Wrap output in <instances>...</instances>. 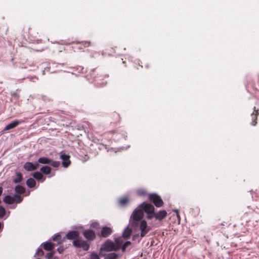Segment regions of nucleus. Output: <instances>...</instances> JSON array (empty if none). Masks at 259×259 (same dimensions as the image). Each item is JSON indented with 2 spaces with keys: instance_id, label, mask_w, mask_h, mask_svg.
Masks as SVG:
<instances>
[{
  "instance_id": "nucleus-49",
  "label": "nucleus",
  "mask_w": 259,
  "mask_h": 259,
  "mask_svg": "<svg viewBox=\"0 0 259 259\" xmlns=\"http://www.w3.org/2000/svg\"><path fill=\"white\" fill-rule=\"evenodd\" d=\"M36 259H40V258H36Z\"/></svg>"
},
{
  "instance_id": "nucleus-5",
  "label": "nucleus",
  "mask_w": 259,
  "mask_h": 259,
  "mask_svg": "<svg viewBox=\"0 0 259 259\" xmlns=\"http://www.w3.org/2000/svg\"><path fill=\"white\" fill-rule=\"evenodd\" d=\"M148 198L151 202H152L157 207H160L163 205V201L160 196L156 193L149 194Z\"/></svg>"
},
{
  "instance_id": "nucleus-27",
  "label": "nucleus",
  "mask_w": 259,
  "mask_h": 259,
  "mask_svg": "<svg viewBox=\"0 0 259 259\" xmlns=\"http://www.w3.org/2000/svg\"><path fill=\"white\" fill-rule=\"evenodd\" d=\"M50 162L51 159L46 157H41L38 159V162L41 164H50Z\"/></svg>"
},
{
  "instance_id": "nucleus-20",
  "label": "nucleus",
  "mask_w": 259,
  "mask_h": 259,
  "mask_svg": "<svg viewBox=\"0 0 259 259\" xmlns=\"http://www.w3.org/2000/svg\"><path fill=\"white\" fill-rule=\"evenodd\" d=\"M3 201L8 204H12L14 203H15V200L13 198V197L10 196V195H7L6 196L4 199Z\"/></svg>"
},
{
  "instance_id": "nucleus-29",
  "label": "nucleus",
  "mask_w": 259,
  "mask_h": 259,
  "mask_svg": "<svg viewBox=\"0 0 259 259\" xmlns=\"http://www.w3.org/2000/svg\"><path fill=\"white\" fill-rule=\"evenodd\" d=\"M33 177L37 180H40L42 179L44 177L42 174L41 172V171H36L34 172Z\"/></svg>"
},
{
  "instance_id": "nucleus-44",
  "label": "nucleus",
  "mask_w": 259,
  "mask_h": 259,
  "mask_svg": "<svg viewBox=\"0 0 259 259\" xmlns=\"http://www.w3.org/2000/svg\"><path fill=\"white\" fill-rule=\"evenodd\" d=\"M2 193H3V188H2V187H0V196L2 195Z\"/></svg>"
},
{
  "instance_id": "nucleus-2",
  "label": "nucleus",
  "mask_w": 259,
  "mask_h": 259,
  "mask_svg": "<svg viewBox=\"0 0 259 259\" xmlns=\"http://www.w3.org/2000/svg\"><path fill=\"white\" fill-rule=\"evenodd\" d=\"M144 213L139 206L133 212L130 220V223L133 228H136L139 226V223L142 220Z\"/></svg>"
},
{
  "instance_id": "nucleus-31",
  "label": "nucleus",
  "mask_w": 259,
  "mask_h": 259,
  "mask_svg": "<svg viewBox=\"0 0 259 259\" xmlns=\"http://www.w3.org/2000/svg\"><path fill=\"white\" fill-rule=\"evenodd\" d=\"M137 193L139 196H145L147 195V191L144 189H140L138 190Z\"/></svg>"
},
{
  "instance_id": "nucleus-13",
  "label": "nucleus",
  "mask_w": 259,
  "mask_h": 259,
  "mask_svg": "<svg viewBox=\"0 0 259 259\" xmlns=\"http://www.w3.org/2000/svg\"><path fill=\"white\" fill-rule=\"evenodd\" d=\"M79 234L77 231H71L68 232L66 235L65 238L69 240H75L78 239Z\"/></svg>"
},
{
  "instance_id": "nucleus-39",
  "label": "nucleus",
  "mask_w": 259,
  "mask_h": 259,
  "mask_svg": "<svg viewBox=\"0 0 259 259\" xmlns=\"http://www.w3.org/2000/svg\"><path fill=\"white\" fill-rule=\"evenodd\" d=\"M44 252L42 250V249H41L40 248H37L36 253H35V255L41 256L44 255Z\"/></svg>"
},
{
  "instance_id": "nucleus-33",
  "label": "nucleus",
  "mask_w": 259,
  "mask_h": 259,
  "mask_svg": "<svg viewBox=\"0 0 259 259\" xmlns=\"http://www.w3.org/2000/svg\"><path fill=\"white\" fill-rule=\"evenodd\" d=\"M248 85L251 86L254 90L259 91V78L257 79V82L256 83H248Z\"/></svg>"
},
{
  "instance_id": "nucleus-9",
  "label": "nucleus",
  "mask_w": 259,
  "mask_h": 259,
  "mask_svg": "<svg viewBox=\"0 0 259 259\" xmlns=\"http://www.w3.org/2000/svg\"><path fill=\"white\" fill-rule=\"evenodd\" d=\"M83 235L89 241H93L96 238L95 232L90 229L83 231Z\"/></svg>"
},
{
  "instance_id": "nucleus-42",
  "label": "nucleus",
  "mask_w": 259,
  "mask_h": 259,
  "mask_svg": "<svg viewBox=\"0 0 259 259\" xmlns=\"http://www.w3.org/2000/svg\"><path fill=\"white\" fill-rule=\"evenodd\" d=\"M57 251L59 253H62L64 251V248L62 246H60L57 248Z\"/></svg>"
},
{
  "instance_id": "nucleus-34",
  "label": "nucleus",
  "mask_w": 259,
  "mask_h": 259,
  "mask_svg": "<svg viewBox=\"0 0 259 259\" xmlns=\"http://www.w3.org/2000/svg\"><path fill=\"white\" fill-rule=\"evenodd\" d=\"M100 253L98 254L95 252H92L90 255V258L89 259H100Z\"/></svg>"
},
{
  "instance_id": "nucleus-22",
  "label": "nucleus",
  "mask_w": 259,
  "mask_h": 259,
  "mask_svg": "<svg viewBox=\"0 0 259 259\" xmlns=\"http://www.w3.org/2000/svg\"><path fill=\"white\" fill-rule=\"evenodd\" d=\"M132 232V231L131 229H130L128 227H126L123 232L122 236L124 239H128L131 235Z\"/></svg>"
},
{
  "instance_id": "nucleus-36",
  "label": "nucleus",
  "mask_w": 259,
  "mask_h": 259,
  "mask_svg": "<svg viewBox=\"0 0 259 259\" xmlns=\"http://www.w3.org/2000/svg\"><path fill=\"white\" fill-rule=\"evenodd\" d=\"M131 242L129 241H126L123 245L121 247V250L123 252L125 251V249H126V248L129 246L130 245H131Z\"/></svg>"
},
{
  "instance_id": "nucleus-41",
  "label": "nucleus",
  "mask_w": 259,
  "mask_h": 259,
  "mask_svg": "<svg viewBox=\"0 0 259 259\" xmlns=\"http://www.w3.org/2000/svg\"><path fill=\"white\" fill-rule=\"evenodd\" d=\"M91 227L95 229H98L99 228V224L97 222H95L91 225Z\"/></svg>"
},
{
  "instance_id": "nucleus-19",
  "label": "nucleus",
  "mask_w": 259,
  "mask_h": 259,
  "mask_svg": "<svg viewBox=\"0 0 259 259\" xmlns=\"http://www.w3.org/2000/svg\"><path fill=\"white\" fill-rule=\"evenodd\" d=\"M42 245H43L44 249L47 251H51L54 247V244L51 242H46L42 243Z\"/></svg>"
},
{
  "instance_id": "nucleus-35",
  "label": "nucleus",
  "mask_w": 259,
  "mask_h": 259,
  "mask_svg": "<svg viewBox=\"0 0 259 259\" xmlns=\"http://www.w3.org/2000/svg\"><path fill=\"white\" fill-rule=\"evenodd\" d=\"M49 164L54 167L57 168L60 166V163L59 161H53L51 159V162Z\"/></svg>"
},
{
  "instance_id": "nucleus-30",
  "label": "nucleus",
  "mask_w": 259,
  "mask_h": 259,
  "mask_svg": "<svg viewBox=\"0 0 259 259\" xmlns=\"http://www.w3.org/2000/svg\"><path fill=\"white\" fill-rule=\"evenodd\" d=\"M55 252V251H54L48 253L46 255L47 259H59V257L58 256L54 255Z\"/></svg>"
},
{
  "instance_id": "nucleus-43",
  "label": "nucleus",
  "mask_w": 259,
  "mask_h": 259,
  "mask_svg": "<svg viewBox=\"0 0 259 259\" xmlns=\"http://www.w3.org/2000/svg\"><path fill=\"white\" fill-rule=\"evenodd\" d=\"M140 236L139 234H137V235H134L133 236V240H136V238L137 237H139Z\"/></svg>"
},
{
  "instance_id": "nucleus-28",
  "label": "nucleus",
  "mask_w": 259,
  "mask_h": 259,
  "mask_svg": "<svg viewBox=\"0 0 259 259\" xmlns=\"http://www.w3.org/2000/svg\"><path fill=\"white\" fill-rule=\"evenodd\" d=\"M115 243L114 245H115V247L118 248V250L121 247V246L122 244V240L120 238H117L115 239Z\"/></svg>"
},
{
  "instance_id": "nucleus-10",
  "label": "nucleus",
  "mask_w": 259,
  "mask_h": 259,
  "mask_svg": "<svg viewBox=\"0 0 259 259\" xmlns=\"http://www.w3.org/2000/svg\"><path fill=\"white\" fill-rule=\"evenodd\" d=\"M39 166L38 162L34 163L30 162H26L23 165V168L28 171L36 170Z\"/></svg>"
},
{
  "instance_id": "nucleus-40",
  "label": "nucleus",
  "mask_w": 259,
  "mask_h": 259,
  "mask_svg": "<svg viewBox=\"0 0 259 259\" xmlns=\"http://www.w3.org/2000/svg\"><path fill=\"white\" fill-rule=\"evenodd\" d=\"M80 44L84 47H88L91 45V42L89 41H84L80 42Z\"/></svg>"
},
{
  "instance_id": "nucleus-15",
  "label": "nucleus",
  "mask_w": 259,
  "mask_h": 259,
  "mask_svg": "<svg viewBox=\"0 0 259 259\" xmlns=\"http://www.w3.org/2000/svg\"><path fill=\"white\" fill-rule=\"evenodd\" d=\"M110 118H111V123L114 124L119 122L120 120L119 114L116 112L112 113L110 115Z\"/></svg>"
},
{
  "instance_id": "nucleus-32",
  "label": "nucleus",
  "mask_w": 259,
  "mask_h": 259,
  "mask_svg": "<svg viewBox=\"0 0 259 259\" xmlns=\"http://www.w3.org/2000/svg\"><path fill=\"white\" fill-rule=\"evenodd\" d=\"M13 198L15 200V202L16 203H19L22 201L23 198L18 194H15L13 196Z\"/></svg>"
},
{
  "instance_id": "nucleus-12",
  "label": "nucleus",
  "mask_w": 259,
  "mask_h": 259,
  "mask_svg": "<svg viewBox=\"0 0 259 259\" xmlns=\"http://www.w3.org/2000/svg\"><path fill=\"white\" fill-rule=\"evenodd\" d=\"M112 233V230L111 228L108 227H103L101 230L100 233L99 235L103 238H106L110 235Z\"/></svg>"
},
{
  "instance_id": "nucleus-21",
  "label": "nucleus",
  "mask_w": 259,
  "mask_h": 259,
  "mask_svg": "<svg viewBox=\"0 0 259 259\" xmlns=\"http://www.w3.org/2000/svg\"><path fill=\"white\" fill-rule=\"evenodd\" d=\"M129 202V199L127 197H121L118 200V204L120 206H124Z\"/></svg>"
},
{
  "instance_id": "nucleus-4",
  "label": "nucleus",
  "mask_w": 259,
  "mask_h": 259,
  "mask_svg": "<svg viewBox=\"0 0 259 259\" xmlns=\"http://www.w3.org/2000/svg\"><path fill=\"white\" fill-rule=\"evenodd\" d=\"M100 250L102 252V251L107 252H110L112 251H116L118 250V248L115 247L113 242L108 239L102 244Z\"/></svg>"
},
{
  "instance_id": "nucleus-18",
  "label": "nucleus",
  "mask_w": 259,
  "mask_h": 259,
  "mask_svg": "<svg viewBox=\"0 0 259 259\" xmlns=\"http://www.w3.org/2000/svg\"><path fill=\"white\" fill-rule=\"evenodd\" d=\"M258 114V110L255 109V107H254V111L251 114V117H252V122H251V125L254 126L256 125L257 122V116Z\"/></svg>"
},
{
  "instance_id": "nucleus-46",
  "label": "nucleus",
  "mask_w": 259,
  "mask_h": 259,
  "mask_svg": "<svg viewBox=\"0 0 259 259\" xmlns=\"http://www.w3.org/2000/svg\"><path fill=\"white\" fill-rule=\"evenodd\" d=\"M173 211L174 212H175L176 213V214L178 213V212H179V210H178V209H174Z\"/></svg>"
},
{
  "instance_id": "nucleus-47",
  "label": "nucleus",
  "mask_w": 259,
  "mask_h": 259,
  "mask_svg": "<svg viewBox=\"0 0 259 259\" xmlns=\"http://www.w3.org/2000/svg\"><path fill=\"white\" fill-rule=\"evenodd\" d=\"M3 227V224L0 223V229H1V228Z\"/></svg>"
},
{
  "instance_id": "nucleus-7",
  "label": "nucleus",
  "mask_w": 259,
  "mask_h": 259,
  "mask_svg": "<svg viewBox=\"0 0 259 259\" xmlns=\"http://www.w3.org/2000/svg\"><path fill=\"white\" fill-rule=\"evenodd\" d=\"M139 226L141 231L140 234L141 240L143 237H145L146 235L151 230V227L148 226L147 223L145 220H142L140 221Z\"/></svg>"
},
{
  "instance_id": "nucleus-25",
  "label": "nucleus",
  "mask_w": 259,
  "mask_h": 259,
  "mask_svg": "<svg viewBox=\"0 0 259 259\" xmlns=\"http://www.w3.org/2000/svg\"><path fill=\"white\" fill-rule=\"evenodd\" d=\"M52 240L54 241H57L58 244H61L63 242V240L61 239V236L60 234L57 233L52 236Z\"/></svg>"
},
{
  "instance_id": "nucleus-3",
  "label": "nucleus",
  "mask_w": 259,
  "mask_h": 259,
  "mask_svg": "<svg viewBox=\"0 0 259 259\" xmlns=\"http://www.w3.org/2000/svg\"><path fill=\"white\" fill-rule=\"evenodd\" d=\"M139 207L142 209L143 212H145L147 214V219L149 220L153 219V215L155 211V208L151 204L143 202L139 206Z\"/></svg>"
},
{
  "instance_id": "nucleus-45",
  "label": "nucleus",
  "mask_w": 259,
  "mask_h": 259,
  "mask_svg": "<svg viewBox=\"0 0 259 259\" xmlns=\"http://www.w3.org/2000/svg\"><path fill=\"white\" fill-rule=\"evenodd\" d=\"M176 214H177V217L178 219L180 220V216L179 215V213L178 212V213H177Z\"/></svg>"
},
{
  "instance_id": "nucleus-38",
  "label": "nucleus",
  "mask_w": 259,
  "mask_h": 259,
  "mask_svg": "<svg viewBox=\"0 0 259 259\" xmlns=\"http://www.w3.org/2000/svg\"><path fill=\"white\" fill-rule=\"evenodd\" d=\"M76 69L78 71V72H79V73H83L87 72L86 69H85L84 68V67L83 66H77L76 67Z\"/></svg>"
},
{
  "instance_id": "nucleus-16",
  "label": "nucleus",
  "mask_w": 259,
  "mask_h": 259,
  "mask_svg": "<svg viewBox=\"0 0 259 259\" xmlns=\"http://www.w3.org/2000/svg\"><path fill=\"white\" fill-rule=\"evenodd\" d=\"M21 123V121L20 120H14V121H12V122H11L10 123H9V124H8L7 125H6V127H5L4 131H8L11 129L17 127Z\"/></svg>"
},
{
  "instance_id": "nucleus-6",
  "label": "nucleus",
  "mask_w": 259,
  "mask_h": 259,
  "mask_svg": "<svg viewBox=\"0 0 259 259\" xmlns=\"http://www.w3.org/2000/svg\"><path fill=\"white\" fill-rule=\"evenodd\" d=\"M72 243L75 247L82 248L84 251H88L90 248V244L87 241L79 238L73 240Z\"/></svg>"
},
{
  "instance_id": "nucleus-11",
  "label": "nucleus",
  "mask_w": 259,
  "mask_h": 259,
  "mask_svg": "<svg viewBox=\"0 0 259 259\" xmlns=\"http://www.w3.org/2000/svg\"><path fill=\"white\" fill-rule=\"evenodd\" d=\"M100 255L101 256H104L105 259H119L122 255L121 254L116 253L115 252H111L105 254L102 251L100 252Z\"/></svg>"
},
{
  "instance_id": "nucleus-1",
  "label": "nucleus",
  "mask_w": 259,
  "mask_h": 259,
  "mask_svg": "<svg viewBox=\"0 0 259 259\" xmlns=\"http://www.w3.org/2000/svg\"><path fill=\"white\" fill-rule=\"evenodd\" d=\"M86 77L92 80L95 85L98 88L105 87L107 84L109 75L100 70L92 69L87 74Z\"/></svg>"
},
{
  "instance_id": "nucleus-23",
  "label": "nucleus",
  "mask_w": 259,
  "mask_h": 259,
  "mask_svg": "<svg viewBox=\"0 0 259 259\" xmlns=\"http://www.w3.org/2000/svg\"><path fill=\"white\" fill-rule=\"evenodd\" d=\"M26 184L28 187L32 188L35 187L36 182L34 179L30 178L26 180Z\"/></svg>"
},
{
  "instance_id": "nucleus-26",
  "label": "nucleus",
  "mask_w": 259,
  "mask_h": 259,
  "mask_svg": "<svg viewBox=\"0 0 259 259\" xmlns=\"http://www.w3.org/2000/svg\"><path fill=\"white\" fill-rule=\"evenodd\" d=\"M42 174L48 175L51 173V168L49 166H43L40 169Z\"/></svg>"
},
{
  "instance_id": "nucleus-17",
  "label": "nucleus",
  "mask_w": 259,
  "mask_h": 259,
  "mask_svg": "<svg viewBox=\"0 0 259 259\" xmlns=\"http://www.w3.org/2000/svg\"><path fill=\"white\" fill-rule=\"evenodd\" d=\"M23 180V175L20 172H16L15 176L13 179V182L15 184L20 183Z\"/></svg>"
},
{
  "instance_id": "nucleus-14",
  "label": "nucleus",
  "mask_w": 259,
  "mask_h": 259,
  "mask_svg": "<svg viewBox=\"0 0 259 259\" xmlns=\"http://www.w3.org/2000/svg\"><path fill=\"white\" fill-rule=\"evenodd\" d=\"M70 156L64 153L60 155V158L62 160V164L64 167H68L70 164Z\"/></svg>"
},
{
  "instance_id": "nucleus-48",
  "label": "nucleus",
  "mask_w": 259,
  "mask_h": 259,
  "mask_svg": "<svg viewBox=\"0 0 259 259\" xmlns=\"http://www.w3.org/2000/svg\"><path fill=\"white\" fill-rule=\"evenodd\" d=\"M3 164V163L2 161H0V165H2Z\"/></svg>"
},
{
  "instance_id": "nucleus-8",
  "label": "nucleus",
  "mask_w": 259,
  "mask_h": 259,
  "mask_svg": "<svg viewBox=\"0 0 259 259\" xmlns=\"http://www.w3.org/2000/svg\"><path fill=\"white\" fill-rule=\"evenodd\" d=\"M167 215V213L165 210H160L158 212H155L153 215V219H155L156 220L161 221L163 220Z\"/></svg>"
},
{
  "instance_id": "nucleus-24",
  "label": "nucleus",
  "mask_w": 259,
  "mask_h": 259,
  "mask_svg": "<svg viewBox=\"0 0 259 259\" xmlns=\"http://www.w3.org/2000/svg\"><path fill=\"white\" fill-rule=\"evenodd\" d=\"M15 190L19 194H22L25 192V188L23 186L19 185L15 186Z\"/></svg>"
},
{
  "instance_id": "nucleus-37",
  "label": "nucleus",
  "mask_w": 259,
  "mask_h": 259,
  "mask_svg": "<svg viewBox=\"0 0 259 259\" xmlns=\"http://www.w3.org/2000/svg\"><path fill=\"white\" fill-rule=\"evenodd\" d=\"M6 213L5 208L2 206H0V219L3 218L5 215Z\"/></svg>"
}]
</instances>
